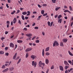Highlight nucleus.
I'll return each mask as SVG.
<instances>
[{
    "instance_id": "5",
    "label": "nucleus",
    "mask_w": 73,
    "mask_h": 73,
    "mask_svg": "<svg viewBox=\"0 0 73 73\" xmlns=\"http://www.w3.org/2000/svg\"><path fill=\"white\" fill-rule=\"evenodd\" d=\"M10 46L11 48H14V44L13 43L11 42L10 44Z\"/></svg>"
},
{
    "instance_id": "39",
    "label": "nucleus",
    "mask_w": 73,
    "mask_h": 73,
    "mask_svg": "<svg viewBox=\"0 0 73 73\" xmlns=\"http://www.w3.org/2000/svg\"><path fill=\"white\" fill-rule=\"evenodd\" d=\"M14 69L12 67V68H10L9 69L11 70V71H12V70H13Z\"/></svg>"
},
{
    "instance_id": "35",
    "label": "nucleus",
    "mask_w": 73,
    "mask_h": 73,
    "mask_svg": "<svg viewBox=\"0 0 73 73\" xmlns=\"http://www.w3.org/2000/svg\"><path fill=\"white\" fill-rule=\"evenodd\" d=\"M60 7H58L56 8L55 9V11H57L59 9H60Z\"/></svg>"
},
{
    "instance_id": "49",
    "label": "nucleus",
    "mask_w": 73,
    "mask_h": 73,
    "mask_svg": "<svg viewBox=\"0 0 73 73\" xmlns=\"http://www.w3.org/2000/svg\"><path fill=\"white\" fill-rule=\"evenodd\" d=\"M18 23L19 24H21V21L20 20H19L18 21Z\"/></svg>"
},
{
    "instance_id": "43",
    "label": "nucleus",
    "mask_w": 73,
    "mask_h": 73,
    "mask_svg": "<svg viewBox=\"0 0 73 73\" xmlns=\"http://www.w3.org/2000/svg\"><path fill=\"white\" fill-rule=\"evenodd\" d=\"M52 1L53 3H55V2H56V0H52Z\"/></svg>"
},
{
    "instance_id": "50",
    "label": "nucleus",
    "mask_w": 73,
    "mask_h": 73,
    "mask_svg": "<svg viewBox=\"0 0 73 73\" xmlns=\"http://www.w3.org/2000/svg\"><path fill=\"white\" fill-rule=\"evenodd\" d=\"M36 36H34L32 38V40H34V39H35V38H36Z\"/></svg>"
},
{
    "instance_id": "57",
    "label": "nucleus",
    "mask_w": 73,
    "mask_h": 73,
    "mask_svg": "<svg viewBox=\"0 0 73 73\" xmlns=\"http://www.w3.org/2000/svg\"><path fill=\"white\" fill-rule=\"evenodd\" d=\"M6 7H7V8H9V6H8V4H6Z\"/></svg>"
},
{
    "instance_id": "13",
    "label": "nucleus",
    "mask_w": 73,
    "mask_h": 73,
    "mask_svg": "<svg viewBox=\"0 0 73 73\" xmlns=\"http://www.w3.org/2000/svg\"><path fill=\"white\" fill-rule=\"evenodd\" d=\"M45 62L46 64H49V60L48 59H46L45 60Z\"/></svg>"
},
{
    "instance_id": "36",
    "label": "nucleus",
    "mask_w": 73,
    "mask_h": 73,
    "mask_svg": "<svg viewBox=\"0 0 73 73\" xmlns=\"http://www.w3.org/2000/svg\"><path fill=\"white\" fill-rule=\"evenodd\" d=\"M69 67V66H66L65 67V69L66 70L68 69Z\"/></svg>"
},
{
    "instance_id": "40",
    "label": "nucleus",
    "mask_w": 73,
    "mask_h": 73,
    "mask_svg": "<svg viewBox=\"0 0 73 73\" xmlns=\"http://www.w3.org/2000/svg\"><path fill=\"white\" fill-rule=\"evenodd\" d=\"M48 26H50V23L49 21H48Z\"/></svg>"
},
{
    "instance_id": "12",
    "label": "nucleus",
    "mask_w": 73,
    "mask_h": 73,
    "mask_svg": "<svg viewBox=\"0 0 73 73\" xmlns=\"http://www.w3.org/2000/svg\"><path fill=\"white\" fill-rule=\"evenodd\" d=\"M13 21V23L14 24H15V23H16V21H17L16 19V18H14Z\"/></svg>"
},
{
    "instance_id": "11",
    "label": "nucleus",
    "mask_w": 73,
    "mask_h": 73,
    "mask_svg": "<svg viewBox=\"0 0 73 73\" xmlns=\"http://www.w3.org/2000/svg\"><path fill=\"white\" fill-rule=\"evenodd\" d=\"M17 53H16L14 55V56L13 58V60H15V58H16V56H17Z\"/></svg>"
},
{
    "instance_id": "56",
    "label": "nucleus",
    "mask_w": 73,
    "mask_h": 73,
    "mask_svg": "<svg viewBox=\"0 0 73 73\" xmlns=\"http://www.w3.org/2000/svg\"><path fill=\"white\" fill-rule=\"evenodd\" d=\"M8 32L5 31V35H7V34H8Z\"/></svg>"
},
{
    "instance_id": "45",
    "label": "nucleus",
    "mask_w": 73,
    "mask_h": 73,
    "mask_svg": "<svg viewBox=\"0 0 73 73\" xmlns=\"http://www.w3.org/2000/svg\"><path fill=\"white\" fill-rule=\"evenodd\" d=\"M42 34L43 35V36H45V33H44V32H42Z\"/></svg>"
},
{
    "instance_id": "61",
    "label": "nucleus",
    "mask_w": 73,
    "mask_h": 73,
    "mask_svg": "<svg viewBox=\"0 0 73 73\" xmlns=\"http://www.w3.org/2000/svg\"><path fill=\"white\" fill-rule=\"evenodd\" d=\"M28 19V17H25V19L26 20H27V19Z\"/></svg>"
},
{
    "instance_id": "63",
    "label": "nucleus",
    "mask_w": 73,
    "mask_h": 73,
    "mask_svg": "<svg viewBox=\"0 0 73 73\" xmlns=\"http://www.w3.org/2000/svg\"><path fill=\"white\" fill-rule=\"evenodd\" d=\"M73 22H72L71 23V27H72V26L73 25Z\"/></svg>"
},
{
    "instance_id": "59",
    "label": "nucleus",
    "mask_w": 73,
    "mask_h": 73,
    "mask_svg": "<svg viewBox=\"0 0 73 73\" xmlns=\"http://www.w3.org/2000/svg\"><path fill=\"white\" fill-rule=\"evenodd\" d=\"M38 7H39V8H41V6H40L39 4L38 5Z\"/></svg>"
},
{
    "instance_id": "29",
    "label": "nucleus",
    "mask_w": 73,
    "mask_h": 73,
    "mask_svg": "<svg viewBox=\"0 0 73 73\" xmlns=\"http://www.w3.org/2000/svg\"><path fill=\"white\" fill-rule=\"evenodd\" d=\"M39 42L40 40H37L35 41V42H36V43H39Z\"/></svg>"
},
{
    "instance_id": "15",
    "label": "nucleus",
    "mask_w": 73,
    "mask_h": 73,
    "mask_svg": "<svg viewBox=\"0 0 73 73\" xmlns=\"http://www.w3.org/2000/svg\"><path fill=\"white\" fill-rule=\"evenodd\" d=\"M49 47H47L46 49V50H45V51L46 52H48V51L49 50Z\"/></svg>"
},
{
    "instance_id": "52",
    "label": "nucleus",
    "mask_w": 73,
    "mask_h": 73,
    "mask_svg": "<svg viewBox=\"0 0 73 73\" xmlns=\"http://www.w3.org/2000/svg\"><path fill=\"white\" fill-rule=\"evenodd\" d=\"M68 62L69 63H70V64H72V61H71L70 60H68Z\"/></svg>"
},
{
    "instance_id": "46",
    "label": "nucleus",
    "mask_w": 73,
    "mask_h": 73,
    "mask_svg": "<svg viewBox=\"0 0 73 73\" xmlns=\"http://www.w3.org/2000/svg\"><path fill=\"white\" fill-rule=\"evenodd\" d=\"M47 14H48L47 13H46V14H44L43 15V16H46V15H47Z\"/></svg>"
},
{
    "instance_id": "3",
    "label": "nucleus",
    "mask_w": 73,
    "mask_h": 73,
    "mask_svg": "<svg viewBox=\"0 0 73 73\" xmlns=\"http://www.w3.org/2000/svg\"><path fill=\"white\" fill-rule=\"evenodd\" d=\"M32 65L33 66H34V67L36 68V65H37V62H35V61H32Z\"/></svg>"
},
{
    "instance_id": "55",
    "label": "nucleus",
    "mask_w": 73,
    "mask_h": 73,
    "mask_svg": "<svg viewBox=\"0 0 73 73\" xmlns=\"http://www.w3.org/2000/svg\"><path fill=\"white\" fill-rule=\"evenodd\" d=\"M35 29H38V27H35Z\"/></svg>"
},
{
    "instance_id": "20",
    "label": "nucleus",
    "mask_w": 73,
    "mask_h": 73,
    "mask_svg": "<svg viewBox=\"0 0 73 73\" xmlns=\"http://www.w3.org/2000/svg\"><path fill=\"white\" fill-rule=\"evenodd\" d=\"M42 56L43 57L44 56V49H43L42 51Z\"/></svg>"
},
{
    "instance_id": "26",
    "label": "nucleus",
    "mask_w": 73,
    "mask_h": 73,
    "mask_svg": "<svg viewBox=\"0 0 73 73\" xmlns=\"http://www.w3.org/2000/svg\"><path fill=\"white\" fill-rule=\"evenodd\" d=\"M60 45L61 46H64V44H63V42H61L60 43Z\"/></svg>"
},
{
    "instance_id": "37",
    "label": "nucleus",
    "mask_w": 73,
    "mask_h": 73,
    "mask_svg": "<svg viewBox=\"0 0 73 73\" xmlns=\"http://www.w3.org/2000/svg\"><path fill=\"white\" fill-rule=\"evenodd\" d=\"M29 56V55H28V53H27L26 56V58H27Z\"/></svg>"
},
{
    "instance_id": "42",
    "label": "nucleus",
    "mask_w": 73,
    "mask_h": 73,
    "mask_svg": "<svg viewBox=\"0 0 73 73\" xmlns=\"http://www.w3.org/2000/svg\"><path fill=\"white\" fill-rule=\"evenodd\" d=\"M53 22H52L51 23L50 25V27H51L52 26V25H53Z\"/></svg>"
},
{
    "instance_id": "6",
    "label": "nucleus",
    "mask_w": 73,
    "mask_h": 73,
    "mask_svg": "<svg viewBox=\"0 0 73 73\" xmlns=\"http://www.w3.org/2000/svg\"><path fill=\"white\" fill-rule=\"evenodd\" d=\"M32 48H28L25 50V52H29V51H31L32 50Z\"/></svg>"
},
{
    "instance_id": "60",
    "label": "nucleus",
    "mask_w": 73,
    "mask_h": 73,
    "mask_svg": "<svg viewBox=\"0 0 73 73\" xmlns=\"http://www.w3.org/2000/svg\"><path fill=\"white\" fill-rule=\"evenodd\" d=\"M58 17V15H56L55 16V18H57Z\"/></svg>"
},
{
    "instance_id": "21",
    "label": "nucleus",
    "mask_w": 73,
    "mask_h": 73,
    "mask_svg": "<svg viewBox=\"0 0 73 73\" xmlns=\"http://www.w3.org/2000/svg\"><path fill=\"white\" fill-rule=\"evenodd\" d=\"M22 14L23 15H27V12H25V11L23 12L22 13Z\"/></svg>"
},
{
    "instance_id": "34",
    "label": "nucleus",
    "mask_w": 73,
    "mask_h": 73,
    "mask_svg": "<svg viewBox=\"0 0 73 73\" xmlns=\"http://www.w3.org/2000/svg\"><path fill=\"white\" fill-rule=\"evenodd\" d=\"M4 52H3V51H0V54H4Z\"/></svg>"
},
{
    "instance_id": "64",
    "label": "nucleus",
    "mask_w": 73,
    "mask_h": 73,
    "mask_svg": "<svg viewBox=\"0 0 73 73\" xmlns=\"http://www.w3.org/2000/svg\"><path fill=\"white\" fill-rule=\"evenodd\" d=\"M68 70H66L65 71V73H68Z\"/></svg>"
},
{
    "instance_id": "14",
    "label": "nucleus",
    "mask_w": 73,
    "mask_h": 73,
    "mask_svg": "<svg viewBox=\"0 0 73 73\" xmlns=\"http://www.w3.org/2000/svg\"><path fill=\"white\" fill-rule=\"evenodd\" d=\"M8 69H9L8 68H6V69H5L4 70H3L2 71V72L4 73V72H7V71H8Z\"/></svg>"
},
{
    "instance_id": "30",
    "label": "nucleus",
    "mask_w": 73,
    "mask_h": 73,
    "mask_svg": "<svg viewBox=\"0 0 73 73\" xmlns=\"http://www.w3.org/2000/svg\"><path fill=\"white\" fill-rule=\"evenodd\" d=\"M22 20H24L25 19V18H24V15H22Z\"/></svg>"
},
{
    "instance_id": "51",
    "label": "nucleus",
    "mask_w": 73,
    "mask_h": 73,
    "mask_svg": "<svg viewBox=\"0 0 73 73\" xmlns=\"http://www.w3.org/2000/svg\"><path fill=\"white\" fill-rule=\"evenodd\" d=\"M47 6V5L46 4H44L42 5V6H43V7L44 6V7H45L46 6Z\"/></svg>"
},
{
    "instance_id": "8",
    "label": "nucleus",
    "mask_w": 73,
    "mask_h": 73,
    "mask_svg": "<svg viewBox=\"0 0 73 73\" xmlns=\"http://www.w3.org/2000/svg\"><path fill=\"white\" fill-rule=\"evenodd\" d=\"M60 69L61 71H64V68H63V67H62V66H59Z\"/></svg>"
},
{
    "instance_id": "48",
    "label": "nucleus",
    "mask_w": 73,
    "mask_h": 73,
    "mask_svg": "<svg viewBox=\"0 0 73 73\" xmlns=\"http://www.w3.org/2000/svg\"><path fill=\"white\" fill-rule=\"evenodd\" d=\"M23 30H25V31H27V28H24L23 29Z\"/></svg>"
},
{
    "instance_id": "22",
    "label": "nucleus",
    "mask_w": 73,
    "mask_h": 73,
    "mask_svg": "<svg viewBox=\"0 0 73 73\" xmlns=\"http://www.w3.org/2000/svg\"><path fill=\"white\" fill-rule=\"evenodd\" d=\"M27 16H28L29 15H30V13H31V12L30 11H27Z\"/></svg>"
},
{
    "instance_id": "28",
    "label": "nucleus",
    "mask_w": 73,
    "mask_h": 73,
    "mask_svg": "<svg viewBox=\"0 0 73 73\" xmlns=\"http://www.w3.org/2000/svg\"><path fill=\"white\" fill-rule=\"evenodd\" d=\"M69 8H70V11H72L73 9H72V7L71 6H70L69 7Z\"/></svg>"
},
{
    "instance_id": "18",
    "label": "nucleus",
    "mask_w": 73,
    "mask_h": 73,
    "mask_svg": "<svg viewBox=\"0 0 73 73\" xmlns=\"http://www.w3.org/2000/svg\"><path fill=\"white\" fill-rule=\"evenodd\" d=\"M68 52L70 55V56H73V54H72V53H71V52H70V51H68Z\"/></svg>"
},
{
    "instance_id": "33",
    "label": "nucleus",
    "mask_w": 73,
    "mask_h": 73,
    "mask_svg": "<svg viewBox=\"0 0 73 73\" xmlns=\"http://www.w3.org/2000/svg\"><path fill=\"white\" fill-rule=\"evenodd\" d=\"M9 55V53L8 52H6L5 53V55L6 56H8Z\"/></svg>"
},
{
    "instance_id": "10",
    "label": "nucleus",
    "mask_w": 73,
    "mask_h": 73,
    "mask_svg": "<svg viewBox=\"0 0 73 73\" xmlns=\"http://www.w3.org/2000/svg\"><path fill=\"white\" fill-rule=\"evenodd\" d=\"M63 41L65 43L68 41V39L66 38H64L63 40Z\"/></svg>"
},
{
    "instance_id": "19",
    "label": "nucleus",
    "mask_w": 73,
    "mask_h": 73,
    "mask_svg": "<svg viewBox=\"0 0 73 73\" xmlns=\"http://www.w3.org/2000/svg\"><path fill=\"white\" fill-rule=\"evenodd\" d=\"M69 12L70 14L71 13L70 12V11L68 10H65L64 11V12Z\"/></svg>"
},
{
    "instance_id": "25",
    "label": "nucleus",
    "mask_w": 73,
    "mask_h": 73,
    "mask_svg": "<svg viewBox=\"0 0 73 73\" xmlns=\"http://www.w3.org/2000/svg\"><path fill=\"white\" fill-rule=\"evenodd\" d=\"M61 17H62V15H60L58 17V19H60L61 18Z\"/></svg>"
},
{
    "instance_id": "47",
    "label": "nucleus",
    "mask_w": 73,
    "mask_h": 73,
    "mask_svg": "<svg viewBox=\"0 0 73 73\" xmlns=\"http://www.w3.org/2000/svg\"><path fill=\"white\" fill-rule=\"evenodd\" d=\"M25 27H27V28H29L30 27V25H28L26 26Z\"/></svg>"
},
{
    "instance_id": "44",
    "label": "nucleus",
    "mask_w": 73,
    "mask_h": 73,
    "mask_svg": "<svg viewBox=\"0 0 73 73\" xmlns=\"http://www.w3.org/2000/svg\"><path fill=\"white\" fill-rule=\"evenodd\" d=\"M9 21H7V24L8 25H9Z\"/></svg>"
},
{
    "instance_id": "54",
    "label": "nucleus",
    "mask_w": 73,
    "mask_h": 73,
    "mask_svg": "<svg viewBox=\"0 0 73 73\" xmlns=\"http://www.w3.org/2000/svg\"><path fill=\"white\" fill-rule=\"evenodd\" d=\"M33 44V43H29V45H30V46H32V45Z\"/></svg>"
},
{
    "instance_id": "16",
    "label": "nucleus",
    "mask_w": 73,
    "mask_h": 73,
    "mask_svg": "<svg viewBox=\"0 0 73 73\" xmlns=\"http://www.w3.org/2000/svg\"><path fill=\"white\" fill-rule=\"evenodd\" d=\"M17 42L18 43H22V42H23V41L22 40H18L17 41Z\"/></svg>"
},
{
    "instance_id": "23",
    "label": "nucleus",
    "mask_w": 73,
    "mask_h": 73,
    "mask_svg": "<svg viewBox=\"0 0 73 73\" xmlns=\"http://www.w3.org/2000/svg\"><path fill=\"white\" fill-rule=\"evenodd\" d=\"M73 68H71L70 70H68V73L69 72H70L72 70H73Z\"/></svg>"
},
{
    "instance_id": "41",
    "label": "nucleus",
    "mask_w": 73,
    "mask_h": 73,
    "mask_svg": "<svg viewBox=\"0 0 73 73\" xmlns=\"http://www.w3.org/2000/svg\"><path fill=\"white\" fill-rule=\"evenodd\" d=\"M5 68V66L4 65H3L1 67V68H2V69H4V68Z\"/></svg>"
},
{
    "instance_id": "17",
    "label": "nucleus",
    "mask_w": 73,
    "mask_h": 73,
    "mask_svg": "<svg viewBox=\"0 0 73 73\" xmlns=\"http://www.w3.org/2000/svg\"><path fill=\"white\" fill-rule=\"evenodd\" d=\"M58 23H60L61 24L62 22V19H58Z\"/></svg>"
},
{
    "instance_id": "62",
    "label": "nucleus",
    "mask_w": 73,
    "mask_h": 73,
    "mask_svg": "<svg viewBox=\"0 0 73 73\" xmlns=\"http://www.w3.org/2000/svg\"><path fill=\"white\" fill-rule=\"evenodd\" d=\"M64 8H67L68 7L66 6H64Z\"/></svg>"
},
{
    "instance_id": "2",
    "label": "nucleus",
    "mask_w": 73,
    "mask_h": 73,
    "mask_svg": "<svg viewBox=\"0 0 73 73\" xmlns=\"http://www.w3.org/2000/svg\"><path fill=\"white\" fill-rule=\"evenodd\" d=\"M59 45V44L58 42L56 40H55L53 44V46H57Z\"/></svg>"
},
{
    "instance_id": "32",
    "label": "nucleus",
    "mask_w": 73,
    "mask_h": 73,
    "mask_svg": "<svg viewBox=\"0 0 73 73\" xmlns=\"http://www.w3.org/2000/svg\"><path fill=\"white\" fill-rule=\"evenodd\" d=\"M44 12H45L44 10H42L41 11V14L44 15Z\"/></svg>"
},
{
    "instance_id": "24",
    "label": "nucleus",
    "mask_w": 73,
    "mask_h": 73,
    "mask_svg": "<svg viewBox=\"0 0 73 73\" xmlns=\"http://www.w3.org/2000/svg\"><path fill=\"white\" fill-rule=\"evenodd\" d=\"M46 56H49L50 55V53L48 52H47L46 53Z\"/></svg>"
},
{
    "instance_id": "58",
    "label": "nucleus",
    "mask_w": 73,
    "mask_h": 73,
    "mask_svg": "<svg viewBox=\"0 0 73 73\" xmlns=\"http://www.w3.org/2000/svg\"><path fill=\"white\" fill-rule=\"evenodd\" d=\"M20 10H18L17 11V12L16 13H19V12H20Z\"/></svg>"
},
{
    "instance_id": "31",
    "label": "nucleus",
    "mask_w": 73,
    "mask_h": 73,
    "mask_svg": "<svg viewBox=\"0 0 73 73\" xmlns=\"http://www.w3.org/2000/svg\"><path fill=\"white\" fill-rule=\"evenodd\" d=\"M21 62V58H20L18 62L17 63V64H19L20 62Z\"/></svg>"
},
{
    "instance_id": "9",
    "label": "nucleus",
    "mask_w": 73,
    "mask_h": 73,
    "mask_svg": "<svg viewBox=\"0 0 73 73\" xmlns=\"http://www.w3.org/2000/svg\"><path fill=\"white\" fill-rule=\"evenodd\" d=\"M26 35L28 37H29L30 36H32V34L31 33L27 34H26Z\"/></svg>"
},
{
    "instance_id": "4",
    "label": "nucleus",
    "mask_w": 73,
    "mask_h": 73,
    "mask_svg": "<svg viewBox=\"0 0 73 73\" xmlns=\"http://www.w3.org/2000/svg\"><path fill=\"white\" fill-rule=\"evenodd\" d=\"M31 58H32V59H33V60H35V58H37V57L36 56L33 55H31Z\"/></svg>"
},
{
    "instance_id": "1",
    "label": "nucleus",
    "mask_w": 73,
    "mask_h": 73,
    "mask_svg": "<svg viewBox=\"0 0 73 73\" xmlns=\"http://www.w3.org/2000/svg\"><path fill=\"white\" fill-rule=\"evenodd\" d=\"M38 65L40 67H42V69H43V67L45 66V64L44 63H42L41 61L39 62Z\"/></svg>"
},
{
    "instance_id": "38",
    "label": "nucleus",
    "mask_w": 73,
    "mask_h": 73,
    "mask_svg": "<svg viewBox=\"0 0 73 73\" xmlns=\"http://www.w3.org/2000/svg\"><path fill=\"white\" fill-rule=\"evenodd\" d=\"M15 12H16V11H14L12 13H11V14L12 15H13V14H14V13H15Z\"/></svg>"
},
{
    "instance_id": "53",
    "label": "nucleus",
    "mask_w": 73,
    "mask_h": 73,
    "mask_svg": "<svg viewBox=\"0 0 73 73\" xmlns=\"http://www.w3.org/2000/svg\"><path fill=\"white\" fill-rule=\"evenodd\" d=\"M31 40V38H27V41L28 40Z\"/></svg>"
},
{
    "instance_id": "27",
    "label": "nucleus",
    "mask_w": 73,
    "mask_h": 73,
    "mask_svg": "<svg viewBox=\"0 0 73 73\" xmlns=\"http://www.w3.org/2000/svg\"><path fill=\"white\" fill-rule=\"evenodd\" d=\"M54 68V65H52L51 68H50V69L51 70L52 69H53Z\"/></svg>"
},
{
    "instance_id": "7",
    "label": "nucleus",
    "mask_w": 73,
    "mask_h": 73,
    "mask_svg": "<svg viewBox=\"0 0 73 73\" xmlns=\"http://www.w3.org/2000/svg\"><path fill=\"white\" fill-rule=\"evenodd\" d=\"M64 64H65V65H66L67 66H69V63H68V62L67 61H64Z\"/></svg>"
}]
</instances>
